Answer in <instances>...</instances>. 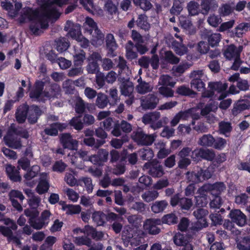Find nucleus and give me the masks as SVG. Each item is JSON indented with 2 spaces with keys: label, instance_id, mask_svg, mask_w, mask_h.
Masks as SVG:
<instances>
[{
  "label": "nucleus",
  "instance_id": "nucleus-1",
  "mask_svg": "<svg viewBox=\"0 0 250 250\" xmlns=\"http://www.w3.org/2000/svg\"><path fill=\"white\" fill-rule=\"evenodd\" d=\"M65 0H38L40 8L33 10L29 7L23 8L20 17L21 22L33 21L30 29L33 34L39 35L42 32V29L48 27L49 19H57L60 13L58 8L64 3Z\"/></svg>",
  "mask_w": 250,
  "mask_h": 250
},
{
  "label": "nucleus",
  "instance_id": "nucleus-2",
  "mask_svg": "<svg viewBox=\"0 0 250 250\" xmlns=\"http://www.w3.org/2000/svg\"><path fill=\"white\" fill-rule=\"evenodd\" d=\"M44 86V82L40 81H37L34 89L29 93L30 97L38 99L41 96L49 99L59 98L61 97V89L59 84L52 83L50 85L48 89H46L43 91Z\"/></svg>",
  "mask_w": 250,
  "mask_h": 250
},
{
  "label": "nucleus",
  "instance_id": "nucleus-3",
  "mask_svg": "<svg viewBox=\"0 0 250 250\" xmlns=\"http://www.w3.org/2000/svg\"><path fill=\"white\" fill-rule=\"evenodd\" d=\"M211 177V174L208 170H203L202 168H200L197 172L188 171L186 173L187 181L194 184L208 180Z\"/></svg>",
  "mask_w": 250,
  "mask_h": 250
},
{
  "label": "nucleus",
  "instance_id": "nucleus-4",
  "mask_svg": "<svg viewBox=\"0 0 250 250\" xmlns=\"http://www.w3.org/2000/svg\"><path fill=\"white\" fill-rule=\"evenodd\" d=\"M143 168L144 170L148 169V173L154 178L161 177L165 174L163 166L156 159L146 163Z\"/></svg>",
  "mask_w": 250,
  "mask_h": 250
},
{
  "label": "nucleus",
  "instance_id": "nucleus-5",
  "mask_svg": "<svg viewBox=\"0 0 250 250\" xmlns=\"http://www.w3.org/2000/svg\"><path fill=\"white\" fill-rule=\"evenodd\" d=\"M132 138L139 145L149 146L151 145L154 141V137L153 135L145 133L141 128H138L133 131Z\"/></svg>",
  "mask_w": 250,
  "mask_h": 250
},
{
  "label": "nucleus",
  "instance_id": "nucleus-6",
  "mask_svg": "<svg viewBox=\"0 0 250 250\" xmlns=\"http://www.w3.org/2000/svg\"><path fill=\"white\" fill-rule=\"evenodd\" d=\"M170 204L173 207L178 206L182 210H188L192 206L193 202L191 199L182 197L177 193L170 198Z\"/></svg>",
  "mask_w": 250,
  "mask_h": 250
},
{
  "label": "nucleus",
  "instance_id": "nucleus-7",
  "mask_svg": "<svg viewBox=\"0 0 250 250\" xmlns=\"http://www.w3.org/2000/svg\"><path fill=\"white\" fill-rule=\"evenodd\" d=\"M226 189V186L223 182H216L213 184H205L200 188L197 192L204 194V191H210L213 195L219 196Z\"/></svg>",
  "mask_w": 250,
  "mask_h": 250
},
{
  "label": "nucleus",
  "instance_id": "nucleus-8",
  "mask_svg": "<svg viewBox=\"0 0 250 250\" xmlns=\"http://www.w3.org/2000/svg\"><path fill=\"white\" fill-rule=\"evenodd\" d=\"M228 85L226 83L216 82H209L208 83V88L209 89L206 90L202 93L203 98H211L214 95L215 91L221 92L226 90Z\"/></svg>",
  "mask_w": 250,
  "mask_h": 250
},
{
  "label": "nucleus",
  "instance_id": "nucleus-9",
  "mask_svg": "<svg viewBox=\"0 0 250 250\" xmlns=\"http://www.w3.org/2000/svg\"><path fill=\"white\" fill-rule=\"evenodd\" d=\"M160 99L155 94H149L140 99L141 106L144 110H152L155 108Z\"/></svg>",
  "mask_w": 250,
  "mask_h": 250
},
{
  "label": "nucleus",
  "instance_id": "nucleus-10",
  "mask_svg": "<svg viewBox=\"0 0 250 250\" xmlns=\"http://www.w3.org/2000/svg\"><path fill=\"white\" fill-rule=\"evenodd\" d=\"M161 224L159 219L150 218L146 219L143 225L144 229L151 235H157L161 231V229L157 226Z\"/></svg>",
  "mask_w": 250,
  "mask_h": 250
},
{
  "label": "nucleus",
  "instance_id": "nucleus-11",
  "mask_svg": "<svg viewBox=\"0 0 250 250\" xmlns=\"http://www.w3.org/2000/svg\"><path fill=\"white\" fill-rule=\"evenodd\" d=\"M250 108V100L249 99L240 98L233 104L231 113L233 116H236L243 111Z\"/></svg>",
  "mask_w": 250,
  "mask_h": 250
},
{
  "label": "nucleus",
  "instance_id": "nucleus-12",
  "mask_svg": "<svg viewBox=\"0 0 250 250\" xmlns=\"http://www.w3.org/2000/svg\"><path fill=\"white\" fill-rule=\"evenodd\" d=\"M243 49V46L242 45L236 46L233 44H231L227 46L223 54L227 59L231 60L234 58H239Z\"/></svg>",
  "mask_w": 250,
  "mask_h": 250
},
{
  "label": "nucleus",
  "instance_id": "nucleus-13",
  "mask_svg": "<svg viewBox=\"0 0 250 250\" xmlns=\"http://www.w3.org/2000/svg\"><path fill=\"white\" fill-rule=\"evenodd\" d=\"M132 125L125 120H122L120 123L118 121L115 124L114 129L111 131V134L116 137L122 135V132L128 133L132 131Z\"/></svg>",
  "mask_w": 250,
  "mask_h": 250
},
{
  "label": "nucleus",
  "instance_id": "nucleus-14",
  "mask_svg": "<svg viewBox=\"0 0 250 250\" xmlns=\"http://www.w3.org/2000/svg\"><path fill=\"white\" fill-rule=\"evenodd\" d=\"M61 143L64 148L70 150H77L78 146V142L74 139L69 133H63L61 135Z\"/></svg>",
  "mask_w": 250,
  "mask_h": 250
},
{
  "label": "nucleus",
  "instance_id": "nucleus-15",
  "mask_svg": "<svg viewBox=\"0 0 250 250\" xmlns=\"http://www.w3.org/2000/svg\"><path fill=\"white\" fill-rule=\"evenodd\" d=\"M229 217L231 221L239 226H244L246 224V216L239 209H232L229 213Z\"/></svg>",
  "mask_w": 250,
  "mask_h": 250
},
{
  "label": "nucleus",
  "instance_id": "nucleus-16",
  "mask_svg": "<svg viewBox=\"0 0 250 250\" xmlns=\"http://www.w3.org/2000/svg\"><path fill=\"white\" fill-rule=\"evenodd\" d=\"M67 125L65 123L56 122L51 124L49 126L46 127L44 130L45 134L49 136H57L58 131H62L65 129Z\"/></svg>",
  "mask_w": 250,
  "mask_h": 250
},
{
  "label": "nucleus",
  "instance_id": "nucleus-17",
  "mask_svg": "<svg viewBox=\"0 0 250 250\" xmlns=\"http://www.w3.org/2000/svg\"><path fill=\"white\" fill-rule=\"evenodd\" d=\"M6 135L11 136L19 135L25 139L28 138L29 136L28 132L26 129L16 125L15 124H11L7 130Z\"/></svg>",
  "mask_w": 250,
  "mask_h": 250
},
{
  "label": "nucleus",
  "instance_id": "nucleus-18",
  "mask_svg": "<svg viewBox=\"0 0 250 250\" xmlns=\"http://www.w3.org/2000/svg\"><path fill=\"white\" fill-rule=\"evenodd\" d=\"M29 109L30 107L26 104H22L18 107L15 113V117L19 124L25 122Z\"/></svg>",
  "mask_w": 250,
  "mask_h": 250
},
{
  "label": "nucleus",
  "instance_id": "nucleus-19",
  "mask_svg": "<svg viewBox=\"0 0 250 250\" xmlns=\"http://www.w3.org/2000/svg\"><path fill=\"white\" fill-rule=\"evenodd\" d=\"M105 42L108 55L110 57H115L116 54L114 51L117 49L118 45L113 34L109 33L106 35Z\"/></svg>",
  "mask_w": 250,
  "mask_h": 250
},
{
  "label": "nucleus",
  "instance_id": "nucleus-20",
  "mask_svg": "<svg viewBox=\"0 0 250 250\" xmlns=\"http://www.w3.org/2000/svg\"><path fill=\"white\" fill-rule=\"evenodd\" d=\"M5 145L13 149H20L22 147L21 139L15 136L5 135L3 137Z\"/></svg>",
  "mask_w": 250,
  "mask_h": 250
},
{
  "label": "nucleus",
  "instance_id": "nucleus-21",
  "mask_svg": "<svg viewBox=\"0 0 250 250\" xmlns=\"http://www.w3.org/2000/svg\"><path fill=\"white\" fill-rule=\"evenodd\" d=\"M49 188L48 175L46 173L41 174L40 181L36 187V191L39 194L47 192Z\"/></svg>",
  "mask_w": 250,
  "mask_h": 250
},
{
  "label": "nucleus",
  "instance_id": "nucleus-22",
  "mask_svg": "<svg viewBox=\"0 0 250 250\" xmlns=\"http://www.w3.org/2000/svg\"><path fill=\"white\" fill-rule=\"evenodd\" d=\"M193 152L195 153L196 157L208 161H213L215 157V152L212 149L201 148L198 150H194Z\"/></svg>",
  "mask_w": 250,
  "mask_h": 250
},
{
  "label": "nucleus",
  "instance_id": "nucleus-23",
  "mask_svg": "<svg viewBox=\"0 0 250 250\" xmlns=\"http://www.w3.org/2000/svg\"><path fill=\"white\" fill-rule=\"evenodd\" d=\"M160 117V112L157 111L150 112L143 116L142 121L145 125L150 124V127L152 128V125L156 123L155 122L158 120Z\"/></svg>",
  "mask_w": 250,
  "mask_h": 250
},
{
  "label": "nucleus",
  "instance_id": "nucleus-24",
  "mask_svg": "<svg viewBox=\"0 0 250 250\" xmlns=\"http://www.w3.org/2000/svg\"><path fill=\"white\" fill-rule=\"evenodd\" d=\"M71 26L72 27L69 30L68 34L71 38L77 40L78 38L80 37V36H82L81 32V27L79 24L73 25L71 21H67L64 27V30L68 31Z\"/></svg>",
  "mask_w": 250,
  "mask_h": 250
},
{
  "label": "nucleus",
  "instance_id": "nucleus-25",
  "mask_svg": "<svg viewBox=\"0 0 250 250\" xmlns=\"http://www.w3.org/2000/svg\"><path fill=\"white\" fill-rule=\"evenodd\" d=\"M201 5L204 15H207L210 10L214 11L218 6L216 0H202Z\"/></svg>",
  "mask_w": 250,
  "mask_h": 250
},
{
  "label": "nucleus",
  "instance_id": "nucleus-26",
  "mask_svg": "<svg viewBox=\"0 0 250 250\" xmlns=\"http://www.w3.org/2000/svg\"><path fill=\"white\" fill-rule=\"evenodd\" d=\"M234 10V2L229 1L227 3L222 4L219 8V13L223 17L228 16L232 14Z\"/></svg>",
  "mask_w": 250,
  "mask_h": 250
},
{
  "label": "nucleus",
  "instance_id": "nucleus-27",
  "mask_svg": "<svg viewBox=\"0 0 250 250\" xmlns=\"http://www.w3.org/2000/svg\"><path fill=\"white\" fill-rule=\"evenodd\" d=\"M250 27V24L247 22H242L236 26L231 31V36L233 37L241 38L243 34L248 31Z\"/></svg>",
  "mask_w": 250,
  "mask_h": 250
},
{
  "label": "nucleus",
  "instance_id": "nucleus-28",
  "mask_svg": "<svg viewBox=\"0 0 250 250\" xmlns=\"http://www.w3.org/2000/svg\"><path fill=\"white\" fill-rule=\"evenodd\" d=\"M41 114L42 111L39 107L34 105L31 106L27 118L29 122L32 124L36 123Z\"/></svg>",
  "mask_w": 250,
  "mask_h": 250
},
{
  "label": "nucleus",
  "instance_id": "nucleus-29",
  "mask_svg": "<svg viewBox=\"0 0 250 250\" xmlns=\"http://www.w3.org/2000/svg\"><path fill=\"white\" fill-rule=\"evenodd\" d=\"M121 94L125 96H131L134 90L133 83L129 81L122 83L120 86Z\"/></svg>",
  "mask_w": 250,
  "mask_h": 250
},
{
  "label": "nucleus",
  "instance_id": "nucleus-30",
  "mask_svg": "<svg viewBox=\"0 0 250 250\" xmlns=\"http://www.w3.org/2000/svg\"><path fill=\"white\" fill-rule=\"evenodd\" d=\"M19 169H18L17 168L11 165H8L6 167V172L10 180L13 182L21 181V177L19 174Z\"/></svg>",
  "mask_w": 250,
  "mask_h": 250
},
{
  "label": "nucleus",
  "instance_id": "nucleus-31",
  "mask_svg": "<svg viewBox=\"0 0 250 250\" xmlns=\"http://www.w3.org/2000/svg\"><path fill=\"white\" fill-rule=\"evenodd\" d=\"M162 59L164 62L170 64H177L180 61V59L170 50L164 53Z\"/></svg>",
  "mask_w": 250,
  "mask_h": 250
},
{
  "label": "nucleus",
  "instance_id": "nucleus-32",
  "mask_svg": "<svg viewBox=\"0 0 250 250\" xmlns=\"http://www.w3.org/2000/svg\"><path fill=\"white\" fill-rule=\"evenodd\" d=\"M73 57L74 66H82L85 59V53L82 49H75Z\"/></svg>",
  "mask_w": 250,
  "mask_h": 250
},
{
  "label": "nucleus",
  "instance_id": "nucleus-33",
  "mask_svg": "<svg viewBox=\"0 0 250 250\" xmlns=\"http://www.w3.org/2000/svg\"><path fill=\"white\" fill-rule=\"evenodd\" d=\"M215 138L210 134H204L198 141V144L204 147H211L214 144Z\"/></svg>",
  "mask_w": 250,
  "mask_h": 250
},
{
  "label": "nucleus",
  "instance_id": "nucleus-34",
  "mask_svg": "<svg viewBox=\"0 0 250 250\" xmlns=\"http://www.w3.org/2000/svg\"><path fill=\"white\" fill-rule=\"evenodd\" d=\"M232 130L231 123L229 122L221 121L218 124V132L220 134L229 137Z\"/></svg>",
  "mask_w": 250,
  "mask_h": 250
},
{
  "label": "nucleus",
  "instance_id": "nucleus-35",
  "mask_svg": "<svg viewBox=\"0 0 250 250\" xmlns=\"http://www.w3.org/2000/svg\"><path fill=\"white\" fill-rule=\"evenodd\" d=\"M109 103V100L107 96L103 93H98L95 101V105L100 109H104L106 107Z\"/></svg>",
  "mask_w": 250,
  "mask_h": 250
},
{
  "label": "nucleus",
  "instance_id": "nucleus-36",
  "mask_svg": "<svg viewBox=\"0 0 250 250\" xmlns=\"http://www.w3.org/2000/svg\"><path fill=\"white\" fill-rule=\"evenodd\" d=\"M168 202L165 200L157 201L151 206V211L154 213L162 212L168 206Z\"/></svg>",
  "mask_w": 250,
  "mask_h": 250
},
{
  "label": "nucleus",
  "instance_id": "nucleus-37",
  "mask_svg": "<svg viewBox=\"0 0 250 250\" xmlns=\"http://www.w3.org/2000/svg\"><path fill=\"white\" fill-rule=\"evenodd\" d=\"M174 243L177 246L182 247L189 243V238L186 234L180 232L176 233L173 237Z\"/></svg>",
  "mask_w": 250,
  "mask_h": 250
},
{
  "label": "nucleus",
  "instance_id": "nucleus-38",
  "mask_svg": "<svg viewBox=\"0 0 250 250\" xmlns=\"http://www.w3.org/2000/svg\"><path fill=\"white\" fill-rule=\"evenodd\" d=\"M137 82L138 84L136 86V90L139 93L144 94L152 91L153 88L150 84L142 81L141 78L138 79Z\"/></svg>",
  "mask_w": 250,
  "mask_h": 250
},
{
  "label": "nucleus",
  "instance_id": "nucleus-39",
  "mask_svg": "<svg viewBox=\"0 0 250 250\" xmlns=\"http://www.w3.org/2000/svg\"><path fill=\"white\" fill-rule=\"evenodd\" d=\"M208 211L204 208H200L194 211L193 215L195 218L200 221H202V227H206L208 226L205 217L208 214Z\"/></svg>",
  "mask_w": 250,
  "mask_h": 250
},
{
  "label": "nucleus",
  "instance_id": "nucleus-40",
  "mask_svg": "<svg viewBox=\"0 0 250 250\" xmlns=\"http://www.w3.org/2000/svg\"><path fill=\"white\" fill-rule=\"evenodd\" d=\"M74 109L78 114H83L84 112L86 104L80 97H76L74 99Z\"/></svg>",
  "mask_w": 250,
  "mask_h": 250
},
{
  "label": "nucleus",
  "instance_id": "nucleus-41",
  "mask_svg": "<svg viewBox=\"0 0 250 250\" xmlns=\"http://www.w3.org/2000/svg\"><path fill=\"white\" fill-rule=\"evenodd\" d=\"M172 49L178 55L183 56L188 52V48L182 42L174 41L172 42Z\"/></svg>",
  "mask_w": 250,
  "mask_h": 250
},
{
  "label": "nucleus",
  "instance_id": "nucleus-42",
  "mask_svg": "<svg viewBox=\"0 0 250 250\" xmlns=\"http://www.w3.org/2000/svg\"><path fill=\"white\" fill-rule=\"evenodd\" d=\"M207 37L209 45L212 47L217 46L221 41L222 35L218 33L208 32Z\"/></svg>",
  "mask_w": 250,
  "mask_h": 250
},
{
  "label": "nucleus",
  "instance_id": "nucleus-43",
  "mask_svg": "<svg viewBox=\"0 0 250 250\" xmlns=\"http://www.w3.org/2000/svg\"><path fill=\"white\" fill-rule=\"evenodd\" d=\"M188 112H184V111H181L176 114L170 122L171 127H174L177 125L180 120H188Z\"/></svg>",
  "mask_w": 250,
  "mask_h": 250
},
{
  "label": "nucleus",
  "instance_id": "nucleus-44",
  "mask_svg": "<svg viewBox=\"0 0 250 250\" xmlns=\"http://www.w3.org/2000/svg\"><path fill=\"white\" fill-rule=\"evenodd\" d=\"M159 196V192L156 190H148L145 191L141 195L142 199L146 203L154 201Z\"/></svg>",
  "mask_w": 250,
  "mask_h": 250
},
{
  "label": "nucleus",
  "instance_id": "nucleus-45",
  "mask_svg": "<svg viewBox=\"0 0 250 250\" xmlns=\"http://www.w3.org/2000/svg\"><path fill=\"white\" fill-rule=\"evenodd\" d=\"M0 230L1 233L4 236L6 237L9 242L11 241H14L18 245L21 244L20 239L16 236H14L12 231L7 228L0 227Z\"/></svg>",
  "mask_w": 250,
  "mask_h": 250
},
{
  "label": "nucleus",
  "instance_id": "nucleus-46",
  "mask_svg": "<svg viewBox=\"0 0 250 250\" xmlns=\"http://www.w3.org/2000/svg\"><path fill=\"white\" fill-rule=\"evenodd\" d=\"M26 194L29 197L28 200V204L31 208L37 209L41 202V198L38 196L35 195L31 190L26 191Z\"/></svg>",
  "mask_w": 250,
  "mask_h": 250
},
{
  "label": "nucleus",
  "instance_id": "nucleus-47",
  "mask_svg": "<svg viewBox=\"0 0 250 250\" xmlns=\"http://www.w3.org/2000/svg\"><path fill=\"white\" fill-rule=\"evenodd\" d=\"M93 221L97 226H103L106 220V216L103 212L101 211H95L92 215Z\"/></svg>",
  "mask_w": 250,
  "mask_h": 250
},
{
  "label": "nucleus",
  "instance_id": "nucleus-48",
  "mask_svg": "<svg viewBox=\"0 0 250 250\" xmlns=\"http://www.w3.org/2000/svg\"><path fill=\"white\" fill-rule=\"evenodd\" d=\"M136 22L139 27L145 31L148 30L150 28V24L147 22V18L145 15H139Z\"/></svg>",
  "mask_w": 250,
  "mask_h": 250
},
{
  "label": "nucleus",
  "instance_id": "nucleus-49",
  "mask_svg": "<svg viewBox=\"0 0 250 250\" xmlns=\"http://www.w3.org/2000/svg\"><path fill=\"white\" fill-rule=\"evenodd\" d=\"M138 153L142 160L149 161L154 157L153 151L149 147L141 149Z\"/></svg>",
  "mask_w": 250,
  "mask_h": 250
},
{
  "label": "nucleus",
  "instance_id": "nucleus-50",
  "mask_svg": "<svg viewBox=\"0 0 250 250\" xmlns=\"http://www.w3.org/2000/svg\"><path fill=\"white\" fill-rule=\"evenodd\" d=\"M104 10L107 14L112 16L117 13L118 8L112 0H107L104 3Z\"/></svg>",
  "mask_w": 250,
  "mask_h": 250
},
{
  "label": "nucleus",
  "instance_id": "nucleus-51",
  "mask_svg": "<svg viewBox=\"0 0 250 250\" xmlns=\"http://www.w3.org/2000/svg\"><path fill=\"white\" fill-rule=\"evenodd\" d=\"M187 9L189 15L195 16L200 13L199 4L195 1H190L187 4Z\"/></svg>",
  "mask_w": 250,
  "mask_h": 250
},
{
  "label": "nucleus",
  "instance_id": "nucleus-52",
  "mask_svg": "<svg viewBox=\"0 0 250 250\" xmlns=\"http://www.w3.org/2000/svg\"><path fill=\"white\" fill-rule=\"evenodd\" d=\"M207 76L204 69H196L192 71L188 77L191 81L204 80Z\"/></svg>",
  "mask_w": 250,
  "mask_h": 250
},
{
  "label": "nucleus",
  "instance_id": "nucleus-53",
  "mask_svg": "<svg viewBox=\"0 0 250 250\" xmlns=\"http://www.w3.org/2000/svg\"><path fill=\"white\" fill-rule=\"evenodd\" d=\"M24 215L28 218V223L29 224L36 218L39 217V211L36 208H28L24 210Z\"/></svg>",
  "mask_w": 250,
  "mask_h": 250
},
{
  "label": "nucleus",
  "instance_id": "nucleus-54",
  "mask_svg": "<svg viewBox=\"0 0 250 250\" xmlns=\"http://www.w3.org/2000/svg\"><path fill=\"white\" fill-rule=\"evenodd\" d=\"M176 92L179 95L186 96H192L196 94V92L192 90L189 87L184 85L178 87Z\"/></svg>",
  "mask_w": 250,
  "mask_h": 250
},
{
  "label": "nucleus",
  "instance_id": "nucleus-55",
  "mask_svg": "<svg viewBox=\"0 0 250 250\" xmlns=\"http://www.w3.org/2000/svg\"><path fill=\"white\" fill-rule=\"evenodd\" d=\"M172 78L167 75H163L161 76L159 80L158 84L162 86L174 87L176 83L172 82Z\"/></svg>",
  "mask_w": 250,
  "mask_h": 250
},
{
  "label": "nucleus",
  "instance_id": "nucleus-56",
  "mask_svg": "<svg viewBox=\"0 0 250 250\" xmlns=\"http://www.w3.org/2000/svg\"><path fill=\"white\" fill-rule=\"evenodd\" d=\"M62 88L67 94H73L75 91L73 81L69 79L63 82Z\"/></svg>",
  "mask_w": 250,
  "mask_h": 250
},
{
  "label": "nucleus",
  "instance_id": "nucleus-57",
  "mask_svg": "<svg viewBox=\"0 0 250 250\" xmlns=\"http://www.w3.org/2000/svg\"><path fill=\"white\" fill-rule=\"evenodd\" d=\"M57 50L62 52L67 49L69 45L67 40L65 38H60L56 41Z\"/></svg>",
  "mask_w": 250,
  "mask_h": 250
},
{
  "label": "nucleus",
  "instance_id": "nucleus-58",
  "mask_svg": "<svg viewBox=\"0 0 250 250\" xmlns=\"http://www.w3.org/2000/svg\"><path fill=\"white\" fill-rule=\"evenodd\" d=\"M83 143L86 145L89 146H94L95 148H98L100 146L105 143L104 140H97L95 143V139L93 137H89L83 139Z\"/></svg>",
  "mask_w": 250,
  "mask_h": 250
},
{
  "label": "nucleus",
  "instance_id": "nucleus-59",
  "mask_svg": "<svg viewBox=\"0 0 250 250\" xmlns=\"http://www.w3.org/2000/svg\"><path fill=\"white\" fill-rule=\"evenodd\" d=\"M146 205L142 201H137L132 204L131 209L138 213L144 214L146 212Z\"/></svg>",
  "mask_w": 250,
  "mask_h": 250
},
{
  "label": "nucleus",
  "instance_id": "nucleus-60",
  "mask_svg": "<svg viewBox=\"0 0 250 250\" xmlns=\"http://www.w3.org/2000/svg\"><path fill=\"white\" fill-rule=\"evenodd\" d=\"M81 118L80 116L74 117L69 122L70 125L79 131L83 128V123Z\"/></svg>",
  "mask_w": 250,
  "mask_h": 250
},
{
  "label": "nucleus",
  "instance_id": "nucleus-61",
  "mask_svg": "<svg viewBox=\"0 0 250 250\" xmlns=\"http://www.w3.org/2000/svg\"><path fill=\"white\" fill-rule=\"evenodd\" d=\"M221 16L220 15H216L214 14L210 15L208 18L207 21L210 26L217 27L222 21Z\"/></svg>",
  "mask_w": 250,
  "mask_h": 250
},
{
  "label": "nucleus",
  "instance_id": "nucleus-62",
  "mask_svg": "<svg viewBox=\"0 0 250 250\" xmlns=\"http://www.w3.org/2000/svg\"><path fill=\"white\" fill-rule=\"evenodd\" d=\"M204 81V80L191 81L190 83L191 88L195 89L198 91H204L206 90V85Z\"/></svg>",
  "mask_w": 250,
  "mask_h": 250
},
{
  "label": "nucleus",
  "instance_id": "nucleus-63",
  "mask_svg": "<svg viewBox=\"0 0 250 250\" xmlns=\"http://www.w3.org/2000/svg\"><path fill=\"white\" fill-rule=\"evenodd\" d=\"M183 10L182 2L179 0H174L170 13L174 15H178Z\"/></svg>",
  "mask_w": 250,
  "mask_h": 250
},
{
  "label": "nucleus",
  "instance_id": "nucleus-64",
  "mask_svg": "<svg viewBox=\"0 0 250 250\" xmlns=\"http://www.w3.org/2000/svg\"><path fill=\"white\" fill-rule=\"evenodd\" d=\"M237 247L240 250H250V236L244 237Z\"/></svg>",
  "mask_w": 250,
  "mask_h": 250
}]
</instances>
